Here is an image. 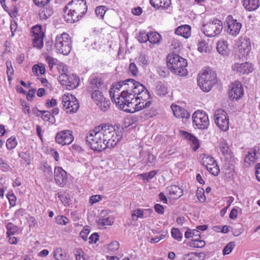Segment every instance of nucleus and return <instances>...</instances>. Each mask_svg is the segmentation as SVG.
Returning a JSON list of instances; mask_svg holds the SVG:
<instances>
[{
	"label": "nucleus",
	"instance_id": "1",
	"mask_svg": "<svg viewBox=\"0 0 260 260\" xmlns=\"http://www.w3.org/2000/svg\"><path fill=\"white\" fill-rule=\"evenodd\" d=\"M123 86L120 95L117 94L118 101L114 99V93L112 94V88L109 91L112 101H114L119 108L127 112L134 113L150 106L151 95L142 84L133 79H127L124 80Z\"/></svg>",
	"mask_w": 260,
	"mask_h": 260
},
{
	"label": "nucleus",
	"instance_id": "2",
	"mask_svg": "<svg viewBox=\"0 0 260 260\" xmlns=\"http://www.w3.org/2000/svg\"><path fill=\"white\" fill-rule=\"evenodd\" d=\"M167 64L171 71L178 76H185L188 73L186 60L178 54H169L167 57Z\"/></svg>",
	"mask_w": 260,
	"mask_h": 260
},
{
	"label": "nucleus",
	"instance_id": "3",
	"mask_svg": "<svg viewBox=\"0 0 260 260\" xmlns=\"http://www.w3.org/2000/svg\"><path fill=\"white\" fill-rule=\"evenodd\" d=\"M96 127H99L106 148L114 147L122 138L121 135L116 134L114 127L112 125L102 124Z\"/></svg>",
	"mask_w": 260,
	"mask_h": 260
},
{
	"label": "nucleus",
	"instance_id": "4",
	"mask_svg": "<svg viewBox=\"0 0 260 260\" xmlns=\"http://www.w3.org/2000/svg\"><path fill=\"white\" fill-rule=\"evenodd\" d=\"M101 135L99 127L95 126L88 133L86 137V141L90 148L99 152L106 149V145Z\"/></svg>",
	"mask_w": 260,
	"mask_h": 260
},
{
	"label": "nucleus",
	"instance_id": "5",
	"mask_svg": "<svg viewBox=\"0 0 260 260\" xmlns=\"http://www.w3.org/2000/svg\"><path fill=\"white\" fill-rule=\"evenodd\" d=\"M198 83L201 89L205 92H209L216 83V74L210 70L204 72L199 75Z\"/></svg>",
	"mask_w": 260,
	"mask_h": 260
},
{
	"label": "nucleus",
	"instance_id": "6",
	"mask_svg": "<svg viewBox=\"0 0 260 260\" xmlns=\"http://www.w3.org/2000/svg\"><path fill=\"white\" fill-rule=\"evenodd\" d=\"M54 47L57 52L64 55H68L72 49V41L67 33H63L56 37Z\"/></svg>",
	"mask_w": 260,
	"mask_h": 260
},
{
	"label": "nucleus",
	"instance_id": "7",
	"mask_svg": "<svg viewBox=\"0 0 260 260\" xmlns=\"http://www.w3.org/2000/svg\"><path fill=\"white\" fill-rule=\"evenodd\" d=\"M223 28L222 23L218 19L209 22L203 27V33L209 37H213L220 34Z\"/></svg>",
	"mask_w": 260,
	"mask_h": 260
},
{
	"label": "nucleus",
	"instance_id": "8",
	"mask_svg": "<svg viewBox=\"0 0 260 260\" xmlns=\"http://www.w3.org/2000/svg\"><path fill=\"white\" fill-rule=\"evenodd\" d=\"M214 118L215 123L221 130L226 131L229 129V116L224 110H216L214 112Z\"/></svg>",
	"mask_w": 260,
	"mask_h": 260
},
{
	"label": "nucleus",
	"instance_id": "9",
	"mask_svg": "<svg viewBox=\"0 0 260 260\" xmlns=\"http://www.w3.org/2000/svg\"><path fill=\"white\" fill-rule=\"evenodd\" d=\"M192 122L193 124L199 129H205L209 125V120L208 115L203 111L197 110L192 114Z\"/></svg>",
	"mask_w": 260,
	"mask_h": 260
},
{
	"label": "nucleus",
	"instance_id": "10",
	"mask_svg": "<svg viewBox=\"0 0 260 260\" xmlns=\"http://www.w3.org/2000/svg\"><path fill=\"white\" fill-rule=\"evenodd\" d=\"M62 104L66 109H68L67 112L75 113L79 108L77 99L72 94H64L62 96Z\"/></svg>",
	"mask_w": 260,
	"mask_h": 260
},
{
	"label": "nucleus",
	"instance_id": "11",
	"mask_svg": "<svg viewBox=\"0 0 260 260\" xmlns=\"http://www.w3.org/2000/svg\"><path fill=\"white\" fill-rule=\"evenodd\" d=\"M74 140L73 132L71 130H63L58 132L55 136V141L62 145H69Z\"/></svg>",
	"mask_w": 260,
	"mask_h": 260
},
{
	"label": "nucleus",
	"instance_id": "12",
	"mask_svg": "<svg viewBox=\"0 0 260 260\" xmlns=\"http://www.w3.org/2000/svg\"><path fill=\"white\" fill-rule=\"evenodd\" d=\"M71 6L73 12L83 16L87 12V6L85 0H72L68 4Z\"/></svg>",
	"mask_w": 260,
	"mask_h": 260
},
{
	"label": "nucleus",
	"instance_id": "13",
	"mask_svg": "<svg viewBox=\"0 0 260 260\" xmlns=\"http://www.w3.org/2000/svg\"><path fill=\"white\" fill-rule=\"evenodd\" d=\"M226 22L228 24V33L233 36H237L240 32L242 24L238 22L237 20L234 19L232 16H229Z\"/></svg>",
	"mask_w": 260,
	"mask_h": 260
},
{
	"label": "nucleus",
	"instance_id": "14",
	"mask_svg": "<svg viewBox=\"0 0 260 260\" xmlns=\"http://www.w3.org/2000/svg\"><path fill=\"white\" fill-rule=\"evenodd\" d=\"M232 69L241 75L251 73L253 70V67L252 63L246 62L242 63H235L232 66Z\"/></svg>",
	"mask_w": 260,
	"mask_h": 260
},
{
	"label": "nucleus",
	"instance_id": "15",
	"mask_svg": "<svg viewBox=\"0 0 260 260\" xmlns=\"http://www.w3.org/2000/svg\"><path fill=\"white\" fill-rule=\"evenodd\" d=\"M54 178L56 183L61 187H63L68 180L67 172L62 168L56 167L54 169Z\"/></svg>",
	"mask_w": 260,
	"mask_h": 260
},
{
	"label": "nucleus",
	"instance_id": "16",
	"mask_svg": "<svg viewBox=\"0 0 260 260\" xmlns=\"http://www.w3.org/2000/svg\"><path fill=\"white\" fill-rule=\"evenodd\" d=\"M244 90L242 84L238 81H235L229 92V97L231 100H238L243 95Z\"/></svg>",
	"mask_w": 260,
	"mask_h": 260
},
{
	"label": "nucleus",
	"instance_id": "17",
	"mask_svg": "<svg viewBox=\"0 0 260 260\" xmlns=\"http://www.w3.org/2000/svg\"><path fill=\"white\" fill-rule=\"evenodd\" d=\"M180 133L182 137L189 141L191 147L194 151L199 149L200 147L199 141L196 137L185 131H181Z\"/></svg>",
	"mask_w": 260,
	"mask_h": 260
},
{
	"label": "nucleus",
	"instance_id": "18",
	"mask_svg": "<svg viewBox=\"0 0 260 260\" xmlns=\"http://www.w3.org/2000/svg\"><path fill=\"white\" fill-rule=\"evenodd\" d=\"M171 109L174 116L177 118L188 119L190 117L189 113L185 109L178 105H172Z\"/></svg>",
	"mask_w": 260,
	"mask_h": 260
},
{
	"label": "nucleus",
	"instance_id": "19",
	"mask_svg": "<svg viewBox=\"0 0 260 260\" xmlns=\"http://www.w3.org/2000/svg\"><path fill=\"white\" fill-rule=\"evenodd\" d=\"M176 35L188 38L191 35V27L188 25H183L178 27L175 31Z\"/></svg>",
	"mask_w": 260,
	"mask_h": 260
},
{
	"label": "nucleus",
	"instance_id": "20",
	"mask_svg": "<svg viewBox=\"0 0 260 260\" xmlns=\"http://www.w3.org/2000/svg\"><path fill=\"white\" fill-rule=\"evenodd\" d=\"M53 14V10L49 5L42 7L39 11V16L41 20H46Z\"/></svg>",
	"mask_w": 260,
	"mask_h": 260
},
{
	"label": "nucleus",
	"instance_id": "21",
	"mask_svg": "<svg viewBox=\"0 0 260 260\" xmlns=\"http://www.w3.org/2000/svg\"><path fill=\"white\" fill-rule=\"evenodd\" d=\"M169 194L173 199H178L183 195L182 190L177 185H171L167 188Z\"/></svg>",
	"mask_w": 260,
	"mask_h": 260
},
{
	"label": "nucleus",
	"instance_id": "22",
	"mask_svg": "<svg viewBox=\"0 0 260 260\" xmlns=\"http://www.w3.org/2000/svg\"><path fill=\"white\" fill-rule=\"evenodd\" d=\"M150 3L152 7L157 9H166L171 4V0H150Z\"/></svg>",
	"mask_w": 260,
	"mask_h": 260
},
{
	"label": "nucleus",
	"instance_id": "23",
	"mask_svg": "<svg viewBox=\"0 0 260 260\" xmlns=\"http://www.w3.org/2000/svg\"><path fill=\"white\" fill-rule=\"evenodd\" d=\"M243 6L249 11L256 10L259 6V0H244Z\"/></svg>",
	"mask_w": 260,
	"mask_h": 260
},
{
	"label": "nucleus",
	"instance_id": "24",
	"mask_svg": "<svg viewBox=\"0 0 260 260\" xmlns=\"http://www.w3.org/2000/svg\"><path fill=\"white\" fill-rule=\"evenodd\" d=\"M217 51L222 55L225 56L229 53L228 43L225 41H219L217 43Z\"/></svg>",
	"mask_w": 260,
	"mask_h": 260
},
{
	"label": "nucleus",
	"instance_id": "25",
	"mask_svg": "<svg viewBox=\"0 0 260 260\" xmlns=\"http://www.w3.org/2000/svg\"><path fill=\"white\" fill-rule=\"evenodd\" d=\"M40 169L43 172L44 176L46 178H49L52 176V168L47 162H44L41 164Z\"/></svg>",
	"mask_w": 260,
	"mask_h": 260
},
{
	"label": "nucleus",
	"instance_id": "26",
	"mask_svg": "<svg viewBox=\"0 0 260 260\" xmlns=\"http://www.w3.org/2000/svg\"><path fill=\"white\" fill-rule=\"evenodd\" d=\"M220 149L223 155L227 158L231 156V150L226 142L222 141L220 143Z\"/></svg>",
	"mask_w": 260,
	"mask_h": 260
},
{
	"label": "nucleus",
	"instance_id": "27",
	"mask_svg": "<svg viewBox=\"0 0 260 260\" xmlns=\"http://www.w3.org/2000/svg\"><path fill=\"white\" fill-rule=\"evenodd\" d=\"M40 114H42V118L43 120L49 121L52 123L55 122V119L51 113L48 111H39Z\"/></svg>",
	"mask_w": 260,
	"mask_h": 260
},
{
	"label": "nucleus",
	"instance_id": "28",
	"mask_svg": "<svg viewBox=\"0 0 260 260\" xmlns=\"http://www.w3.org/2000/svg\"><path fill=\"white\" fill-rule=\"evenodd\" d=\"M216 162L213 157L203 154L201 162L203 166L206 167V169L210 167V166H213V164Z\"/></svg>",
	"mask_w": 260,
	"mask_h": 260
},
{
	"label": "nucleus",
	"instance_id": "29",
	"mask_svg": "<svg viewBox=\"0 0 260 260\" xmlns=\"http://www.w3.org/2000/svg\"><path fill=\"white\" fill-rule=\"evenodd\" d=\"M34 38L32 39V44L33 46L36 47L39 49H41L42 48L43 46V38L44 36H33Z\"/></svg>",
	"mask_w": 260,
	"mask_h": 260
},
{
	"label": "nucleus",
	"instance_id": "30",
	"mask_svg": "<svg viewBox=\"0 0 260 260\" xmlns=\"http://www.w3.org/2000/svg\"><path fill=\"white\" fill-rule=\"evenodd\" d=\"M155 92L159 96H165L168 93V88L165 84L160 83L156 87Z\"/></svg>",
	"mask_w": 260,
	"mask_h": 260
},
{
	"label": "nucleus",
	"instance_id": "31",
	"mask_svg": "<svg viewBox=\"0 0 260 260\" xmlns=\"http://www.w3.org/2000/svg\"><path fill=\"white\" fill-rule=\"evenodd\" d=\"M155 161V156L149 152L145 154L144 158L141 160L142 164L144 165H147L149 164H154Z\"/></svg>",
	"mask_w": 260,
	"mask_h": 260
},
{
	"label": "nucleus",
	"instance_id": "32",
	"mask_svg": "<svg viewBox=\"0 0 260 260\" xmlns=\"http://www.w3.org/2000/svg\"><path fill=\"white\" fill-rule=\"evenodd\" d=\"M54 257L57 260H67L68 259L66 252L61 248H57L55 250Z\"/></svg>",
	"mask_w": 260,
	"mask_h": 260
},
{
	"label": "nucleus",
	"instance_id": "33",
	"mask_svg": "<svg viewBox=\"0 0 260 260\" xmlns=\"http://www.w3.org/2000/svg\"><path fill=\"white\" fill-rule=\"evenodd\" d=\"M160 35L156 32H151L149 34L148 41L151 44H156L159 42Z\"/></svg>",
	"mask_w": 260,
	"mask_h": 260
},
{
	"label": "nucleus",
	"instance_id": "34",
	"mask_svg": "<svg viewBox=\"0 0 260 260\" xmlns=\"http://www.w3.org/2000/svg\"><path fill=\"white\" fill-rule=\"evenodd\" d=\"M250 49L251 46L250 42L246 41L245 43L243 42L242 43L239 51L240 53H242L243 52V55H245V54L246 55L248 54Z\"/></svg>",
	"mask_w": 260,
	"mask_h": 260
},
{
	"label": "nucleus",
	"instance_id": "35",
	"mask_svg": "<svg viewBox=\"0 0 260 260\" xmlns=\"http://www.w3.org/2000/svg\"><path fill=\"white\" fill-rule=\"evenodd\" d=\"M64 13L63 15V18L64 20L67 22L73 23H74V20L72 16V12H73L72 9L71 8L68 10L67 7H65Z\"/></svg>",
	"mask_w": 260,
	"mask_h": 260
},
{
	"label": "nucleus",
	"instance_id": "36",
	"mask_svg": "<svg viewBox=\"0 0 260 260\" xmlns=\"http://www.w3.org/2000/svg\"><path fill=\"white\" fill-rule=\"evenodd\" d=\"M7 234L9 237L11 235H13L18 231V226L15 225L13 223L11 222H9L7 226Z\"/></svg>",
	"mask_w": 260,
	"mask_h": 260
},
{
	"label": "nucleus",
	"instance_id": "37",
	"mask_svg": "<svg viewBox=\"0 0 260 260\" xmlns=\"http://www.w3.org/2000/svg\"><path fill=\"white\" fill-rule=\"evenodd\" d=\"M92 98L96 102V103H100L103 100L104 98L103 93L100 91L95 89L94 90L92 94Z\"/></svg>",
	"mask_w": 260,
	"mask_h": 260
},
{
	"label": "nucleus",
	"instance_id": "38",
	"mask_svg": "<svg viewBox=\"0 0 260 260\" xmlns=\"http://www.w3.org/2000/svg\"><path fill=\"white\" fill-rule=\"evenodd\" d=\"M17 145V142L15 137L9 138L6 143V147L8 150H11L14 148Z\"/></svg>",
	"mask_w": 260,
	"mask_h": 260
},
{
	"label": "nucleus",
	"instance_id": "39",
	"mask_svg": "<svg viewBox=\"0 0 260 260\" xmlns=\"http://www.w3.org/2000/svg\"><path fill=\"white\" fill-rule=\"evenodd\" d=\"M110 101L109 100H106V98L100 103H97V105L99 106L101 110L104 112L108 110L110 107Z\"/></svg>",
	"mask_w": 260,
	"mask_h": 260
},
{
	"label": "nucleus",
	"instance_id": "40",
	"mask_svg": "<svg viewBox=\"0 0 260 260\" xmlns=\"http://www.w3.org/2000/svg\"><path fill=\"white\" fill-rule=\"evenodd\" d=\"M19 157L23 159L28 165L30 163V155L29 151L26 152H20L18 153Z\"/></svg>",
	"mask_w": 260,
	"mask_h": 260
},
{
	"label": "nucleus",
	"instance_id": "41",
	"mask_svg": "<svg viewBox=\"0 0 260 260\" xmlns=\"http://www.w3.org/2000/svg\"><path fill=\"white\" fill-rule=\"evenodd\" d=\"M138 40L141 43L146 42L149 40V34L144 31H140L138 37Z\"/></svg>",
	"mask_w": 260,
	"mask_h": 260
},
{
	"label": "nucleus",
	"instance_id": "42",
	"mask_svg": "<svg viewBox=\"0 0 260 260\" xmlns=\"http://www.w3.org/2000/svg\"><path fill=\"white\" fill-rule=\"evenodd\" d=\"M113 222L114 220L113 218L110 217L106 218H100L99 220V224L101 226L112 225Z\"/></svg>",
	"mask_w": 260,
	"mask_h": 260
},
{
	"label": "nucleus",
	"instance_id": "43",
	"mask_svg": "<svg viewBox=\"0 0 260 260\" xmlns=\"http://www.w3.org/2000/svg\"><path fill=\"white\" fill-rule=\"evenodd\" d=\"M171 234L172 237L178 241H180L182 239V235L177 228H173L171 230Z\"/></svg>",
	"mask_w": 260,
	"mask_h": 260
},
{
	"label": "nucleus",
	"instance_id": "44",
	"mask_svg": "<svg viewBox=\"0 0 260 260\" xmlns=\"http://www.w3.org/2000/svg\"><path fill=\"white\" fill-rule=\"evenodd\" d=\"M207 170L212 175L215 176H216L219 173V168L218 166L217 165V162H216L214 164H213V167H209Z\"/></svg>",
	"mask_w": 260,
	"mask_h": 260
},
{
	"label": "nucleus",
	"instance_id": "45",
	"mask_svg": "<svg viewBox=\"0 0 260 260\" xmlns=\"http://www.w3.org/2000/svg\"><path fill=\"white\" fill-rule=\"evenodd\" d=\"M101 80L99 78H94L90 81V85L92 88H99L101 86Z\"/></svg>",
	"mask_w": 260,
	"mask_h": 260
},
{
	"label": "nucleus",
	"instance_id": "46",
	"mask_svg": "<svg viewBox=\"0 0 260 260\" xmlns=\"http://www.w3.org/2000/svg\"><path fill=\"white\" fill-rule=\"evenodd\" d=\"M157 173V172L153 170L151 171L149 173H146L140 174L139 176H141L143 180H146L147 181L152 179Z\"/></svg>",
	"mask_w": 260,
	"mask_h": 260
},
{
	"label": "nucleus",
	"instance_id": "47",
	"mask_svg": "<svg viewBox=\"0 0 260 260\" xmlns=\"http://www.w3.org/2000/svg\"><path fill=\"white\" fill-rule=\"evenodd\" d=\"M31 32L34 34L33 36H44V33L42 31V26L40 25H36L32 28Z\"/></svg>",
	"mask_w": 260,
	"mask_h": 260
},
{
	"label": "nucleus",
	"instance_id": "48",
	"mask_svg": "<svg viewBox=\"0 0 260 260\" xmlns=\"http://www.w3.org/2000/svg\"><path fill=\"white\" fill-rule=\"evenodd\" d=\"M138 62L143 67H146L149 64L147 56L144 54H140L138 58Z\"/></svg>",
	"mask_w": 260,
	"mask_h": 260
},
{
	"label": "nucleus",
	"instance_id": "49",
	"mask_svg": "<svg viewBox=\"0 0 260 260\" xmlns=\"http://www.w3.org/2000/svg\"><path fill=\"white\" fill-rule=\"evenodd\" d=\"M235 246V243L231 242L229 243L223 248L222 253L223 255L229 254L233 249Z\"/></svg>",
	"mask_w": 260,
	"mask_h": 260
},
{
	"label": "nucleus",
	"instance_id": "50",
	"mask_svg": "<svg viewBox=\"0 0 260 260\" xmlns=\"http://www.w3.org/2000/svg\"><path fill=\"white\" fill-rule=\"evenodd\" d=\"M95 12L98 16L103 18L106 12L105 7L104 6H98L96 8Z\"/></svg>",
	"mask_w": 260,
	"mask_h": 260
},
{
	"label": "nucleus",
	"instance_id": "51",
	"mask_svg": "<svg viewBox=\"0 0 260 260\" xmlns=\"http://www.w3.org/2000/svg\"><path fill=\"white\" fill-rule=\"evenodd\" d=\"M56 222L60 225H66L68 223L69 219L64 216H57L56 217Z\"/></svg>",
	"mask_w": 260,
	"mask_h": 260
},
{
	"label": "nucleus",
	"instance_id": "52",
	"mask_svg": "<svg viewBox=\"0 0 260 260\" xmlns=\"http://www.w3.org/2000/svg\"><path fill=\"white\" fill-rule=\"evenodd\" d=\"M129 70L133 76H136L137 75L138 69L135 63L132 62L129 64Z\"/></svg>",
	"mask_w": 260,
	"mask_h": 260
},
{
	"label": "nucleus",
	"instance_id": "53",
	"mask_svg": "<svg viewBox=\"0 0 260 260\" xmlns=\"http://www.w3.org/2000/svg\"><path fill=\"white\" fill-rule=\"evenodd\" d=\"M119 248V244L117 241H113L111 242L108 245V248L110 251H115L117 250H118Z\"/></svg>",
	"mask_w": 260,
	"mask_h": 260
},
{
	"label": "nucleus",
	"instance_id": "54",
	"mask_svg": "<svg viewBox=\"0 0 260 260\" xmlns=\"http://www.w3.org/2000/svg\"><path fill=\"white\" fill-rule=\"evenodd\" d=\"M46 60L47 61L49 65V67L50 69H52L54 65L56 64V61H57L56 59L53 58L52 57L49 55L47 56L46 57Z\"/></svg>",
	"mask_w": 260,
	"mask_h": 260
},
{
	"label": "nucleus",
	"instance_id": "55",
	"mask_svg": "<svg viewBox=\"0 0 260 260\" xmlns=\"http://www.w3.org/2000/svg\"><path fill=\"white\" fill-rule=\"evenodd\" d=\"M196 252H191L183 255L184 260H198L199 258L196 257Z\"/></svg>",
	"mask_w": 260,
	"mask_h": 260
},
{
	"label": "nucleus",
	"instance_id": "56",
	"mask_svg": "<svg viewBox=\"0 0 260 260\" xmlns=\"http://www.w3.org/2000/svg\"><path fill=\"white\" fill-rule=\"evenodd\" d=\"M50 0H34L36 5L38 7H43L48 5Z\"/></svg>",
	"mask_w": 260,
	"mask_h": 260
},
{
	"label": "nucleus",
	"instance_id": "57",
	"mask_svg": "<svg viewBox=\"0 0 260 260\" xmlns=\"http://www.w3.org/2000/svg\"><path fill=\"white\" fill-rule=\"evenodd\" d=\"M76 260H84L83 257V251L81 248H77L75 251Z\"/></svg>",
	"mask_w": 260,
	"mask_h": 260
},
{
	"label": "nucleus",
	"instance_id": "58",
	"mask_svg": "<svg viewBox=\"0 0 260 260\" xmlns=\"http://www.w3.org/2000/svg\"><path fill=\"white\" fill-rule=\"evenodd\" d=\"M58 80L60 81V82H67L68 80H69V83H70V84H75V82H71L70 80V79L68 76V75L67 74H61L58 77Z\"/></svg>",
	"mask_w": 260,
	"mask_h": 260
},
{
	"label": "nucleus",
	"instance_id": "59",
	"mask_svg": "<svg viewBox=\"0 0 260 260\" xmlns=\"http://www.w3.org/2000/svg\"><path fill=\"white\" fill-rule=\"evenodd\" d=\"M132 217L134 219L136 216L137 218H142L143 216V211L142 209H138L134 211V212L132 214Z\"/></svg>",
	"mask_w": 260,
	"mask_h": 260
},
{
	"label": "nucleus",
	"instance_id": "60",
	"mask_svg": "<svg viewBox=\"0 0 260 260\" xmlns=\"http://www.w3.org/2000/svg\"><path fill=\"white\" fill-rule=\"evenodd\" d=\"M58 197L60 199L61 201L64 204H69L70 198L68 194H59Z\"/></svg>",
	"mask_w": 260,
	"mask_h": 260
},
{
	"label": "nucleus",
	"instance_id": "61",
	"mask_svg": "<svg viewBox=\"0 0 260 260\" xmlns=\"http://www.w3.org/2000/svg\"><path fill=\"white\" fill-rule=\"evenodd\" d=\"M57 104V101L54 99H52L51 100H47L45 102V106L48 108L53 107L56 106Z\"/></svg>",
	"mask_w": 260,
	"mask_h": 260
},
{
	"label": "nucleus",
	"instance_id": "62",
	"mask_svg": "<svg viewBox=\"0 0 260 260\" xmlns=\"http://www.w3.org/2000/svg\"><path fill=\"white\" fill-rule=\"evenodd\" d=\"M197 196L199 200L201 202H204L206 200V197L204 195V193L203 191H202L201 190H199L198 189L197 192Z\"/></svg>",
	"mask_w": 260,
	"mask_h": 260
},
{
	"label": "nucleus",
	"instance_id": "63",
	"mask_svg": "<svg viewBox=\"0 0 260 260\" xmlns=\"http://www.w3.org/2000/svg\"><path fill=\"white\" fill-rule=\"evenodd\" d=\"M102 199V197L101 195H94L92 196L89 199V203L93 205L94 203H97L99 201Z\"/></svg>",
	"mask_w": 260,
	"mask_h": 260
},
{
	"label": "nucleus",
	"instance_id": "64",
	"mask_svg": "<svg viewBox=\"0 0 260 260\" xmlns=\"http://www.w3.org/2000/svg\"><path fill=\"white\" fill-rule=\"evenodd\" d=\"M255 176L258 181H260V163H257L255 166Z\"/></svg>",
	"mask_w": 260,
	"mask_h": 260
}]
</instances>
